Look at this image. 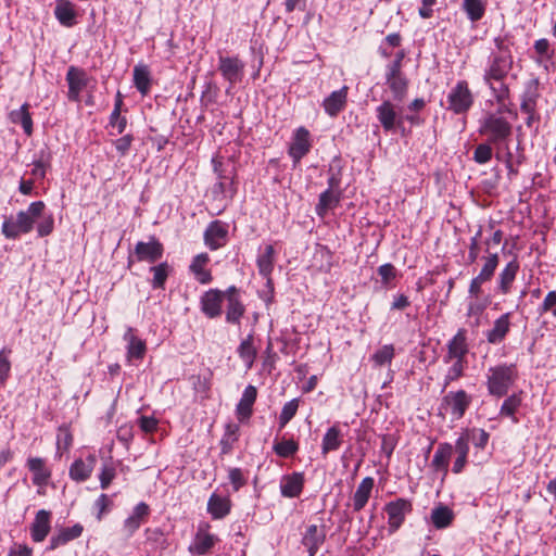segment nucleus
Returning <instances> with one entry per match:
<instances>
[{
  "mask_svg": "<svg viewBox=\"0 0 556 556\" xmlns=\"http://www.w3.org/2000/svg\"><path fill=\"white\" fill-rule=\"evenodd\" d=\"M94 508L97 510L96 518L101 521L114 507V500L111 495L102 493L94 501Z\"/></svg>",
  "mask_w": 556,
  "mask_h": 556,
  "instance_id": "0e129e2a",
  "label": "nucleus"
},
{
  "mask_svg": "<svg viewBox=\"0 0 556 556\" xmlns=\"http://www.w3.org/2000/svg\"><path fill=\"white\" fill-rule=\"evenodd\" d=\"M511 319L513 312H506L496 317L491 327L484 332L486 342L491 345L503 343L511 331Z\"/></svg>",
  "mask_w": 556,
  "mask_h": 556,
  "instance_id": "a878e982",
  "label": "nucleus"
},
{
  "mask_svg": "<svg viewBox=\"0 0 556 556\" xmlns=\"http://www.w3.org/2000/svg\"><path fill=\"white\" fill-rule=\"evenodd\" d=\"M520 270V263L515 256L509 261L498 274L497 278V291L501 294H509L513 290L515 280Z\"/></svg>",
  "mask_w": 556,
  "mask_h": 556,
  "instance_id": "ea45409f",
  "label": "nucleus"
},
{
  "mask_svg": "<svg viewBox=\"0 0 556 556\" xmlns=\"http://www.w3.org/2000/svg\"><path fill=\"white\" fill-rule=\"evenodd\" d=\"M312 148L311 131L304 126L295 128L288 144V155L292 160L294 168L300 165L302 159L311 152Z\"/></svg>",
  "mask_w": 556,
  "mask_h": 556,
  "instance_id": "2eb2a0df",
  "label": "nucleus"
},
{
  "mask_svg": "<svg viewBox=\"0 0 556 556\" xmlns=\"http://www.w3.org/2000/svg\"><path fill=\"white\" fill-rule=\"evenodd\" d=\"M472 404V395L464 389L450 391L442 397L440 408L453 419H462Z\"/></svg>",
  "mask_w": 556,
  "mask_h": 556,
  "instance_id": "4468645a",
  "label": "nucleus"
},
{
  "mask_svg": "<svg viewBox=\"0 0 556 556\" xmlns=\"http://www.w3.org/2000/svg\"><path fill=\"white\" fill-rule=\"evenodd\" d=\"M483 265L480 273L471 279L468 288L470 298L479 299L483 293V285L491 281L500 264L497 253H489L482 257Z\"/></svg>",
  "mask_w": 556,
  "mask_h": 556,
  "instance_id": "dca6fc26",
  "label": "nucleus"
},
{
  "mask_svg": "<svg viewBox=\"0 0 556 556\" xmlns=\"http://www.w3.org/2000/svg\"><path fill=\"white\" fill-rule=\"evenodd\" d=\"M118 466H122V460H110L102 464L98 475L102 490H106L111 486L114 479L117 477Z\"/></svg>",
  "mask_w": 556,
  "mask_h": 556,
  "instance_id": "6e6d98bb",
  "label": "nucleus"
},
{
  "mask_svg": "<svg viewBox=\"0 0 556 556\" xmlns=\"http://www.w3.org/2000/svg\"><path fill=\"white\" fill-rule=\"evenodd\" d=\"M376 117L384 132L400 131L402 136L410 132L404 126L400 108L390 100H383L375 110Z\"/></svg>",
  "mask_w": 556,
  "mask_h": 556,
  "instance_id": "9b49d317",
  "label": "nucleus"
},
{
  "mask_svg": "<svg viewBox=\"0 0 556 556\" xmlns=\"http://www.w3.org/2000/svg\"><path fill=\"white\" fill-rule=\"evenodd\" d=\"M349 87L343 86L339 90L332 91L321 103L325 112L330 117H337L348 105Z\"/></svg>",
  "mask_w": 556,
  "mask_h": 556,
  "instance_id": "58836bf2",
  "label": "nucleus"
},
{
  "mask_svg": "<svg viewBox=\"0 0 556 556\" xmlns=\"http://www.w3.org/2000/svg\"><path fill=\"white\" fill-rule=\"evenodd\" d=\"M151 516V507L146 502L136 504L131 513L123 521V529L127 535H134L142 525L147 523Z\"/></svg>",
  "mask_w": 556,
  "mask_h": 556,
  "instance_id": "c85d7f7f",
  "label": "nucleus"
},
{
  "mask_svg": "<svg viewBox=\"0 0 556 556\" xmlns=\"http://www.w3.org/2000/svg\"><path fill=\"white\" fill-rule=\"evenodd\" d=\"M475 103L473 93L467 80H458L446 96L445 109L455 115L466 116Z\"/></svg>",
  "mask_w": 556,
  "mask_h": 556,
  "instance_id": "9d476101",
  "label": "nucleus"
},
{
  "mask_svg": "<svg viewBox=\"0 0 556 556\" xmlns=\"http://www.w3.org/2000/svg\"><path fill=\"white\" fill-rule=\"evenodd\" d=\"M413 509V501L405 497H396L384 504L382 510L387 515L389 534L399 531Z\"/></svg>",
  "mask_w": 556,
  "mask_h": 556,
  "instance_id": "ddd939ff",
  "label": "nucleus"
},
{
  "mask_svg": "<svg viewBox=\"0 0 556 556\" xmlns=\"http://www.w3.org/2000/svg\"><path fill=\"white\" fill-rule=\"evenodd\" d=\"M54 16L62 26L73 27L77 24L78 16L75 3L71 0H56Z\"/></svg>",
  "mask_w": 556,
  "mask_h": 556,
  "instance_id": "a18cd8bd",
  "label": "nucleus"
},
{
  "mask_svg": "<svg viewBox=\"0 0 556 556\" xmlns=\"http://www.w3.org/2000/svg\"><path fill=\"white\" fill-rule=\"evenodd\" d=\"M67 99L71 102H80L81 92L88 86L90 78L85 68L71 65L66 72Z\"/></svg>",
  "mask_w": 556,
  "mask_h": 556,
  "instance_id": "4be33fe9",
  "label": "nucleus"
},
{
  "mask_svg": "<svg viewBox=\"0 0 556 556\" xmlns=\"http://www.w3.org/2000/svg\"><path fill=\"white\" fill-rule=\"evenodd\" d=\"M232 509V501L229 494L213 492L207 501L206 510L213 520L226 518Z\"/></svg>",
  "mask_w": 556,
  "mask_h": 556,
  "instance_id": "c9c22d12",
  "label": "nucleus"
},
{
  "mask_svg": "<svg viewBox=\"0 0 556 556\" xmlns=\"http://www.w3.org/2000/svg\"><path fill=\"white\" fill-rule=\"evenodd\" d=\"M256 387L249 384L245 387L242 396L236 405V418L240 424H248L254 413V404L257 399Z\"/></svg>",
  "mask_w": 556,
  "mask_h": 556,
  "instance_id": "473e14b6",
  "label": "nucleus"
},
{
  "mask_svg": "<svg viewBox=\"0 0 556 556\" xmlns=\"http://www.w3.org/2000/svg\"><path fill=\"white\" fill-rule=\"evenodd\" d=\"M301 402V399L296 397L285 403L278 416L279 430H282L293 419L299 410Z\"/></svg>",
  "mask_w": 556,
  "mask_h": 556,
  "instance_id": "680f3d73",
  "label": "nucleus"
},
{
  "mask_svg": "<svg viewBox=\"0 0 556 556\" xmlns=\"http://www.w3.org/2000/svg\"><path fill=\"white\" fill-rule=\"evenodd\" d=\"M220 539L212 532V525L208 521H200L188 546L191 556L211 555L219 545Z\"/></svg>",
  "mask_w": 556,
  "mask_h": 556,
  "instance_id": "6e6552de",
  "label": "nucleus"
},
{
  "mask_svg": "<svg viewBox=\"0 0 556 556\" xmlns=\"http://www.w3.org/2000/svg\"><path fill=\"white\" fill-rule=\"evenodd\" d=\"M240 440V426L233 421H229L224 427V433L219 441L220 455H229L232 453Z\"/></svg>",
  "mask_w": 556,
  "mask_h": 556,
  "instance_id": "de8ad7c7",
  "label": "nucleus"
},
{
  "mask_svg": "<svg viewBox=\"0 0 556 556\" xmlns=\"http://www.w3.org/2000/svg\"><path fill=\"white\" fill-rule=\"evenodd\" d=\"M53 514L48 509L36 511L34 519L29 523V535L34 543L43 542L52 530Z\"/></svg>",
  "mask_w": 556,
  "mask_h": 556,
  "instance_id": "bb28decb",
  "label": "nucleus"
},
{
  "mask_svg": "<svg viewBox=\"0 0 556 556\" xmlns=\"http://www.w3.org/2000/svg\"><path fill=\"white\" fill-rule=\"evenodd\" d=\"M333 257L334 253L329 249L328 245L317 244L314 260H319L320 264L317 267V270L320 273L329 274L333 267Z\"/></svg>",
  "mask_w": 556,
  "mask_h": 556,
  "instance_id": "13d9d810",
  "label": "nucleus"
},
{
  "mask_svg": "<svg viewBox=\"0 0 556 556\" xmlns=\"http://www.w3.org/2000/svg\"><path fill=\"white\" fill-rule=\"evenodd\" d=\"M326 540L325 532L317 525H309L302 536V544L309 556H315Z\"/></svg>",
  "mask_w": 556,
  "mask_h": 556,
  "instance_id": "49530a36",
  "label": "nucleus"
},
{
  "mask_svg": "<svg viewBox=\"0 0 556 556\" xmlns=\"http://www.w3.org/2000/svg\"><path fill=\"white\" fill-rule=\"evenodd\" d=\"M378 53L386 60L392 59L391 62H397L399 65H403L407 53L403 48V37L397 33L387 35L378 47Z\"/></svg>",
  "mask_w": 556,
  "mask_h": 556,
  "instance_id": "5701e85b",
  "label": "nucleus"
},
{
  "mask_svg": "<svg viewBox=\"0 0 556 556\" xmlns=\"http://www.w3.org/2000/svg\"><path fill=\"white\" fill-rule=\"evenodd\" d=\"M9 119L12 124L21 125L26 137L33 136L34 122L29 103L26 102L18 110L11 111L9 113Z\"/></svg>",
  "mask_w": 556,
  "mask_h": 556,
  "instance_id": "09e8293b",
  "label": "nucleus"
},
{
  "mask_svg": "<svg viewBox=\"0 0 556 556\" xmlns=\"http://www.w3.org/2000/svg\"><path fill=\"white\" fill-rule=\"evenodd\" d=\"M463 11L471 23H477L483 18L486 12V1L483 0H463Z\"/></svg>",
  "mask_w": 556,
  "mask_h": 556,
  "instance_id": "4d7b16f0",
  "label": "nucleus"
},
{
  "mask_svg": "<svg viewBox=\"0 0 556 556\" xmlns=\"http://www.w3.org/2000/svg\"><path fill=\"white\" fill-rule=\"evenodd\" d=\"M523 390H518L511 394H507L500 407V416L503 418H509L514 424H518L519 417L517 414L523 404Z\"/></svg>",
  "mask_w": 556,
  "mask_h": 556,
  "instance_id": "37998d69",
  "label": "nucleus"
},
{
  "mask_svg": "<svg viewBox=\"0 0 556 556\" xmlns=\"http://www.w3.org/2000/svg\"><path fill=\"white\" fill-rule=\"evenodd\" d=\"M472 440L478 450H484L490 440V433L484 429H464L455 441V458L452 464V472L462 473L468 464L469 442Z\"/></svg>",
  "mask_w": 556,
  "mask_h": 556,
  "instance_id": "423d86ee",
  "label": "nucleus"
},
{
  "mask_svg": "<svg viewBox=\"0 0 556 556\" xmlns=\"http://www.w3.org/2000/svg\"><path fill=\"white\" fill-rule=\"evenodd\" d=\"M85 531V527L76 522L72 526L59 527L54 533L50 536L47 551H55L63 546H66L71 542L79 539Z\"/></svg>",
  "mask_w": 556,
  "mask_h": 556,
  "instance_id": "cd10ccee",
  "label": "nucleus"
},
{
  "mask_svg": "<svg viewBox=\"0 0 556 556\" xmlns=\"http://www.w3.org/2000/svg\"><path fill=\"white\" fill-rule=\"evenodd\" d=\"M300 450L299 440L293 434L285 433L276 437L273 443V452L276 456L288 459L293 458Z\"/></svg>",
  "mask_w": 556,
  "mask_h": 556,
  "instance_id": "a19ab883",
  "label": "nucleus"
},
{
  "mask_svg": "<svg viewBox=\"0 0 556 556\" xmlns=\"http://www.w3.org/2000/svg\"><path fill=\"white\" fill-rule=\"evenodd\" d=\"M539 313L540 315L549 314L556 318V290L547 292L539 306Z\"/></svg>",
  "mask_w": 556,
  "mask_h": 556,
  "instance_id": "774afa93",
  "label": "nucleus"
},
{
  "mask_svg": "<svg viewBox=\"0 0 556 556\" xmlns=\"http://www.w3.org/2000/svg\"><path fill=\"white\" fill-rule=\"evenodd\" d=\"M504 114L498 113L497 109L495 113L489 112L481 121L479 134L486 137L489 143H503L511 137L513 124L503 116Z\"/></svg>",
  "mask_w": 556,
  "mask_h": 556,
  "instance_id": "0eeeda50",
  "label": "nucleus"
},
{
  "mask_svg": "<svg viewBox=\"0 0 556 556\" xmlns=\"http://www.w3.org/2000/svg\"><path fill=\"white\" fill-rule=\"evenodd\" d=\"M375 488V479L365 477L357 485L355 492L351 496V507L353 513L362 511L368 504Z\"/></svg>",
  "mask_w": 556,
  "mask_h": 556,
  "instance_id": "4c0bfd02",
  "label": "nucleus"
},
{
  "mask_svg": "<svg viewBox=\"0 0 556 556\" xmlns=\"http://www.w3.org/2000/svg\"><path fill=\"white\" fill-rule=\"evenodd\" d=\"M534 87L533 92H526L521 98L520 110L523 114L527 115L526 125L531 128L534 125H539L541 121V115L538 111V100H539V79H534L532 81Z\"/></svg>",
  "mask_w": 556,
  "mask_h": 556,
  "instance_id": "c756f323",
  "label": "nucleus"
},
{
  "mask_svg": "<svg viewBox=\"0 0 556 556\" xmlns=\"http://www.w3.org/2000/svg\"><path fill=\"white\" fill-rule=\"evenodd\" d=\"M46 203L41 200L31 202L26 211H20L16 217H5L2 224V235L10 240H16L22 235L29 233L36 224L39 237L50 236L54 230L52 214L43 215Z\"/></svg>",
  "mask_w": 556,
  "mask_h": 556,
  "instance_id": "7ed1b4c3",
  "label": "nucleus"
},
{
  "mask_svg": "<svg viewBox=\"0 0 556 556\" xmlns=\"http://www.w3.org/2000/svg\"><path fill=\"white\" fill-rule=\"evenodd\" d=\"M342 199L341 190L327 189L320 193L318 203L316 204V214L324 218L329 211L339 206Z\"/></svg>",
  "mask_w": 556,
  "mask_h": 556,
  "instance_id": "8fccbe9b",
  "label": "nucleus"
},
{
  "mask_svg": "<svg viewBox=\"0 0 556 556\" xmlns=\"http://www.w3.org/2000/svg\"><path fill=\"white\" fill-rule=\"evenodd\" d=\"M211 262L206 252L198 253L191 258L188 270L199 285L207 286L214 281Z\"/></svg>",
  "mask_w": 556,
  "mask_h": 556,
  "instance_id": "393cba45",
  "label": "nucleus"
},
{
  "mask_svg": "<svg viewBox=\"0 0 556 556\" xmlns=\"http://www.w3.org/2000/svg\"><path fill=\"white\" fill-rule=\"evenodd\" d=\"M493 42L496 49L488 58L483 81L498 105V113H508L513 119H517L518 112L511 101L510 86L506 81L514 68V41L511 36L506 34L496 36Z\"/></svg>",
  "mask_w": 556,
  "mask_h": 556,
  "instance_id": "f257e3e1",
  "label": "nucleus"
},
{
  "mask_svg": "<svg viewBox=\"0 0 556 556\" xmlns=\"http://www.w3.org/2000/svg\"><path fill=\"white\" fill-rule=\"evenodd\" d=\"M520 378L516 363H498L490 366L485 375V387L489 395L501 399L508 394Z\"/></svg>",
  "mask_w": 556,
  "mask_h": 556,
  "instance_id": "39448f33",
  "label": "nucleus"
},
{
  "mask_svg": "<svg viewBox=\"0 0 556 556\" xmlns=\"http://www.w3.org/2000/svg\"><path fill=\"white\" fill-rule=\"evenodd\" d=\"M214 173L217 175L216 187L225 197L232 199L237 194L238 182L235 168L227 169L223 156H215L212 160Z\"/></svg>",
  "mask_w": 556,
  "mask_h": 556,
  "instance_id": "a211bd4d",
  "label": "nucleus"
},
{
  "mask_svg": "<svg viewBox=\"0 0 556 556\" xmlns=\"http://www.w3.org/2000/svg\"><path fill=\"white\" fill-rule=\"evenodd\" d=\"M242 293L243 291L235 285L225 290L210 288L199 298L200 311L207 319H217L224 313L228 325L240 326L247 314Z\"/></svg>",
  "mask_w": 556,
  "mask_h": 556,
  "instance_id": "f03ea898",
  "label": "nucleus"
},
{
  "mask_svg": "<svg viewBox=\"0 0 556 556\" xmlns=\"http://www.w3.org/2000/svg\"><path fill=\"white\" fill-rule=\"evenodd\" d=\"M345 434L342 425L339 421L327 428L320 443V452L324 457L328 454L337 452L344 444Z\"/></svg>",
  "mask_w": 556,
  "mask_h": 556,
  "instance_id": "f704fd0d",
  "label": "nucleus"
},
{
  "mask_svg": "<svg viewBox=\"0 0 556 556\" xmlns=\"http://www.w3.org/2000/svg\"><path fill=\"white\" fill-rule=\"evenodd\" d=\"M134 84L137 90L142 94L147 96L151 89L150 73L147 67L136 66L134 68Z\"/></svg>",
  "mask_w": 556,
  "mask_h": 556,
  "instance_id": "e2e57ef3",
  "label": "nucleus"
},
{
  "mask_svg": "<svg viewBox=\"0 0 556 556\" xmlns=\"http://www.w3.org/2000/svg\"><path fill=\"white\" fill-rule=\"evenodd\" d=\"M98 456L93 448L83 447L68 467V477L75 483L88 481L97 467Z\"/></svg>",
  "mask_w": 556,
  "mask_h": 556,
  "instance_id": "1a4fd4ad",
  "label": "nucleus"
},
{
  "mask_svg": "<svg viewBox=\"0 0 556 556\" xmlns=\"http://www.w3.org/2000/svg\"><path fill=\"white\" fill-rule=\"evenodd\" d=\"M244 62L238 55H224L218 56V72L224 80L230 86H235L242 81L244 77Z\"/></svg>",
  "mask_w": 556,
  "mask_h": 556,
  "instance_id": "412c9836",
  "label": "nucleus"
},
{
  "mask_svg": "<svg viewBox=\"0 0 556 556\" xmlns=\"http://www.w3.org/2000/svg\"><path fill=\"white\" fill-rule=\"evenodd\" d=\"M533 49L536 54L534 58L536 63H542L544 60H551L554 55L551 42L546 38L538 39L533 45Z\"/></svg>",
  "mask_w": 556,
  "mask_h": 556,
  "instance_id": "69168bd1",
  "label": "nucleus"
},
{
  "mask_svg": "<svg viewBox=\"0 0 556 556\" xmlns=\"http://www.w3.org/2000/svg\"><path fill=\"white\" fill-rule=\"evenodd\" d=\"M453 455H455V445L453 446L448 442L439 443L430 463L431 470L440 473L442 479L446 478Z\"/></svg>",
  "mask_w": 556,
  "mask_h": 556,
  "instance_id": "2f4dec72",
  "label": "nucleus"
},
{
  "mask_svg": "<svg viewBox=\"0 0 556 556\" xmlns=\"http://www.w3.org/2000/svg\"><path fill=\"white\" fill-rule=\"evenodd\" d=\"M142 409L138 410V418L136 420V425L143 434V437H153L159 429L160 420L153 415L148 416L141 414Z\"/></svg>",
  "mask_w": 556,
  "mask_h": 556,
  "instance_id": "052dcab7",
  "label": "nucleus"
},
{
  "mask_svg": "<svg viewBox=\"0 0 556 556\" xmlns=\"http://www.w3.org/2000/svg\"><path fill=\"white\" fill-rule=\"evenodd\" d=\"M52 152L49 149L41 150L38 156L28 165L29 169L25 170L18 185V191L23 195L38 197L48 191L49 187L46 186V179L52 167Z\"/></svg>",
  "mask_w": 556,
  "mask_h": 556,
  "instance_id": "20e7f679",
  "label": "nucleus"
},
{
  "mask_svg": "<svg viewBox=\"0 0 556 556\" xmlns=\"http://www.w3.org/2000/svg\"><path fill=\"white\" fill-rule=\"evenodd\" d=\"M163 243L156 237L152 236L147 242L139 241L136 243L134 251L127 258V267L131 268L134 264L141 262L154 264L163 257Z\"/></svg>",
  "mask_w": 556,
  "mask_h": 556,
  "instance_id": "f8f14e48",
  "label": "nucleus"
},
{
  "mask_svg": "<svg viewBox=\"0 0 556 556\" xmlns=\"http://www.w3.org/2000/svg\"><path fill=\"white\" fill-rule=\"evenodd\" d=\"M127 113V110L113 109L109 116V126L116 129L118 135H122L127 127V117L123 114Z\"/></svg>",
  "mask_w": 556,
  "mask_h": 556,
  "instance_id": "338daca9",
  "label": "nucleus"
},
{
  "mask_svg": "<svg viewBox=\"0 0 556 556\" xmlns=\"http://www.w3.org/2000/svg\"><path fill=\"white\" fill-rule=\"evenodd\" d=\"M469 353V343L467 337V330L460 328L457 332L447 341L446 353L443 357V362L448 364L451 358H467Z\"/></svg>",
  "mask_w": 556,
  "mask_h": 556,
  "instance_id": "72a5a7b5",
  "label": "nucleus"
},
{
  "mask_svg": "<svg viewBox=\"0 0 556 556\" xmlns=\"http://www.w3.org/2000/svg\"><path fill=\"white\" fill-rule=\"evenodd\" d=\"M74 444V434L71 424H62L58 428L55 442V457L61 459L68 454Z\"/></svg>",
  "mask_w": 556,
  "mask_h": 556,
  "instance_id": "3c124183",
  "label": "nucleus"
},
{
  "mask_svg": "<svg viewBox=\"0 0 556 556\" xmlns=\"http://www.w3.org/2000/svg\"><path fill=\"white\" fill-rule=\"evenodd\" d=\"M276 244L267 243L260 249L256 257V266L261 276L271 285V275L276 264Z\"/></svg>",
  "mask_w": 556,
  "mask_h": 556,
  "instance_id": "e433bc0d",
  "label": "nucleus"
},
{
  "mask_svg": "<svg viewBox=\"0 0 556 556\" xmlns=\"http://www.w3.org/2000/svg\"><path fill=\"white\" fill-rule=\"evenodd\" d=\"M203 241L210 251L225 248L229 242V225L220 219L212 220L203 232Z\"/></svg>",
  "mask_w": 556,
  "mask_h": 556,
  "instance_id": "aec40b11",
  "label": "nucleus"
},
{
  "mask_svg": "<svg viewBox=\"0 0 556 556\" xmlns=\"http://www.w3.org/2000/svg\"><path fill=\"white\" fill-rule=\"evenodd\" d=\"M174 268L168 262H161L150 267L152 278L150 280L151 287L154 290H165L166 281L173 274Z\"/></svg>",
  "mask_w": 556,
  "mask_h": 556,
  "instance_id": "864d4df0",
  "label": "nucleus"
},
{
  "mask_svg": "<svg viewBox=\"0 0 556 556\" xmlns=\"http://www.w3.org/2000/svg\"><path fill=\"white\" fill-rule=\"evenodd\" d=\"M455 521L454 510L446 504H437L430 514V523L437 530H443L451 527Z\"/></svg>",
  "mask_w": 556,
  "mask_h": 556,
  "instance_id": "c03bdc74",
  "label": "nucleus"
},
{
  "mask_svg": "<svg viewBox=\"0 0 556 556\" xmlns=\"http://www.w3.org/2000/svg\"><path fill=\"white\" fill-rule=\"evenodd\" d=\"M386 83L395 100L402 101L407 96L409 80L403 72V65H399V61L387 65Z\"/></svg>",
  "mask_w": 556,
  "mask_h": 556,
  "instance_id": "6ab92c4d",
  "label": "nucleus"
},
{
  "mask_svg": "<svg viewBox=\"0 0 556 556\" xmlns=\"http://www.w3.org/2000/svg\"><path fill=\"white\" fill-rule=\"evenodd\" d=\"M237 354L248 370L253 368L258 355L256 338L253 332L249 333L241 340L237 348Z\"/></svg>",
  "mask_w": 556,
  "mask_h": 556,
  "instance_id": "79ce46f5",
  "label": "nucleus"
},
{
  "mask_svg": "<svg viewBox=\"0 0 556 556\" xmlns=\"http://www.w3.org/2000/svg\"><path fill=\"white\" fill-rule=\"evenodd\" d=\"M448 367L446 374L443 379V388L450 387L452 383L457 382L466 376V371L468 369V359L467 358H451L448 359Z\"/></svg>",
  "mask_w": 556,
  "mask_h": 556,
  "instance_id": "603ef678",
  "label": "nucleus"
},
{
  "mask_svg": "<svg viewBox=\"0 0 556 556\" xmlns=\"http://www.w3.org/2000/svg\"><path fill=\"white\" fill-rule=\"evenodd\" d=\"M396 355L395 346L392 343L381 345L370 356L369 362L375 369L391 366Z\"/></svg>",
  "mask_w": 556,
  "mask_h": 556,
  "instance_id": "5fc2aeb1",
  "label": "nucleus"
},
{
  "mask_svg": "<svg viewBox=\"0 0 556 556\" xmlns=\"http://www.w3.org/2000/svg\"><path fill=\"white\" fill-rule=\"evenodd\" d=\"M305 473L302 471H293L286 473L280 478V494L287 498L300 497L305 486Z\"/></svg>",
  "mask_w": 556,
  "mask_h": 556,
  "instance_id": "7c9ffc66",
  "label": "nucleus"
},
{
  "mask_svg": "<svg viewBox=\"0 0 556 556\" xmlns=\"http://www.w3.org/2000/svg\"><path fill=\"white\" fill-rule=\"evenodd\" d=\"M227 477L233 492L240 491L249 483V470L240 467H229Z\"/></svg>",
  "mask_w": 556,
  "mask_h": 556,
  "instance_id": "bf43d9fd",
  "label": "nucleus"
},
{
  "mask_svg": "<svg viewBox=\"0 0 556 556\" xmlns=\"http://www.w3.org/2000/svg\"><path fill=\"white\" fill-rule=\"evenodd\" d=\"M126 341V359L128 364L138 365L146 357L148 346L147 341L139 337L138 330L134 327H128L124 333Z\"/></svg>",
  "mask_w": 556,
  "mask_h": 556,
  "instance_id": "b1692460",
  "label": "nucleus"
},
{
  "mask_svg": "<svg viewBox=\"0 0 556 556\" xmlns=\"http://www.w3.org/2000/svg\"><path fill=\"white\" fill-rule=\"evenodd\" d=\"M26 468L31 473V482L37 486V494L45 495L52 479V468L48 460L43 457L30 456L26 460Z\"/></svg>",
  "mask_w": 556,
  "mask_h": 556,
  "instance_id": "f3484780",
  "label": "nucleus"
}]
</instances>
